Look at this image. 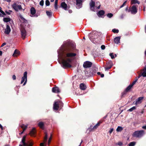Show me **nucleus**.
<instances>
[{
	"instance_id": "18",
	"label": "nucleus",
	"mask_w": 146,
	"mask_h": 146,
	"mask_svg": "<svg viewBox=\"0 0 146 146\" xmlns=\"http://www.w3.org/2000/svg\"><path fill=\"white\" fill-rule=\"evenodd\" d=\"M36 131L35 128H33L32 130L30 131L29 134L31 136H34L35 135L36 133Z\"/></svg>"
},
{
	"instance_id": "43",
	"label": "nucleus",
	"mask_w": 146,
	"mask_h": 146,
	"mask_svg": "<svg viewBox=\"0 0 146 146\" xmlns=\"http://www.w3.org/2000/svg\"><path fill=\"white\" fill-rule=\"evenodd\" d=\"M127 1H125L123 3V4L120 7V8H121L123 7L124 6H125V5L126 3H127Z\"/></svg>"
},
{
	"instance_id": "30",
	"label": "nucleus",
	"mask_w": 146,
	"mask_h": 146,
	"mask_svg": "<svg viewBox=\"0 0 146 146\" xmlns=\"http://www.w3.org/2000/svg\"><path fill=\"white\" fill-rule=\"evenodd\" d=\"M11 19L8 17H5L3 19V21L5 22H8L11 21Z\"/></svg>"
},
{
	"instance_id": "35",
	"label": "nucleus",
	"mask_w": 146,
	"mask_h": 146,
	"mask_svg": "<svg viewBox=\"0 0 146 146\" xmlns=\"http://www.w3.org/2000/svg\"><path fill=\"white\" fill-rule=\"evenodd\" d=\"M136 108L135 106H133L129 109L128 111L131 112L133 111L134 110H135Z\"/></svg>"
},
{
	"instance_id": "21",
	"label": "nucleus",
	"mask_w": 146,
	"mask_h": 146,
	"mask_svg": "<svg viewBox=\"0 0 146 146\" xmlns=\"http://www.w3.org/2000/svg\"><path fill=\"white\" fill-rule=\"evenodd\" d=\"M80 89L82 90H85L86 88V85L84 83H81L80 85Z\"/></svg>"
},
{
	"instance_id": "53",
	"label": "nucleus",
	"mask_w": 146,
	"mask_h": 146,
	"mask_svg": "<svg viewBox=\"0 0 146 146\" xmlns=\"http://www.w3.org/2000/svg\"><path fill=\"white\" fill-rule=\"evenodd\" d=\"M118 145L119 146H121L122 145V143L121 142H119L118 143Z\"/></svg>"
},
{
	"instance_id": "31",
	"label": "nucleus",
	"mask_w": 146,
	"mask_h": 146,
	"mask_svg": "<svg viewBox=\"0 0 146 146\" xmlns=\"http://www.w3.org/2000/svg\"><path fill=\"white\" fill-rule=\"evenodd\" d=\"M127 92H126V91L125 90L123 92L121 93V97L122 98L124 97L127 94Z\"/></svg>"
},
{
	"instance_id": "40",
	"label": "nucleus",
	"mask_w": 146,
	"mask_h": 146,
	"mask_svg": "<svg viewBox=\"0 0 146 146\" xmlns=\"http://www.w3.org/2000/svg\"><path fill=\"white\" fill-rule=\"evenodd\" d=\"M45 4L46 6H49L50 4V2L48 0H46L45 1Z\"/></svg>"
},
{
	"instance_id": "44",
	"label": "nucleus",
	"mask_w": 146,
	"mask_h": 146,
	"mask_svg": "<svg viewBox=\"0 0 146 146\" xmlns=\"http://www.w3.org/2000/svg\"><path fill=\"white\" fill-rule=\"evenodd\" d=\"M44 1L43 0H42L40 1V5L42 6L44 5Z\"/></svg>"
},
{
	"instance_id": "38",
	"label": "nucleus",
	"mask_w": 146,
	"mask_h": 146,
	"mask_svg": "<svg viewBox=\"0 0 146 146\" xmlns=\"http://www.w3.org/2000/svg\"><path fill=\"white\" fill-rule=\"evenodd\" d=\"M112 31L115 33H118L119 32V30L118 29H114L112 30Z\"/></svg>"
},
{
	"instance_id": "55",
	"label": "nucleus",
	"mask_w": 146,
	"mask_h": 146,
	"mask_svg": "<svg viewBox=\"0 0 146 146\" xmlns=\"http://www.w3.org/2000/svg\"><path fill=\"white\" fill-rule=\"evenodd\" d=\"M142 128L144 129H146V125L143 126Z\"/></svg>"
},
{
	"instance_id": "26",
	"label": "nucleus",
	"mask_w": 146,
	"mask_h": 146,
	"mask_svg": "<svg viewBox=\"0 0 146 146\" xmlns=\"http://www.w3.org/2000/svg\"><path fill=\"white\" fill-rule=\"evenodd\" d=\"M133 87H132L131 85H129L125 89V90L127 92H130L131 89Z\"/></svg>"
},
{
	"instance_id": "4",
	"label": "nucleus",
	"mask_w": 146,
	"mask_h": 146,
	"mask_svg": "<svg viewBox=\"0 0 146 146\" xmlns=\"http://www.w3.org/2000/svg\"><path fill=\"white\" fill-rule=\"evenodd\" d=\"M26 137V135H24L22 138L21 142L23 143V145L24 146H32L33 143H30L29 141L28 143L25 142Z\"/></svg>"
},
{
	"instance_id": "46",
	"label": "nucleus",
	"mask_w": 146,
	"mask_h": 146,
	"mask_svg": "<svg viewBox=\"0 0 146 146\" xmlns=\"http://www.w3.org/2000/svg\"><path fill=\"white\" fill-rule=\"evenodd\" d=\"M113 130L114 129L113 128H111L110 129V130L109 131V132L110 133V134H111Z\"/></svg>"
},
{
	"instance_id": "19",
	"label": "nucleus",
	"mask_w": 146,
	"mask_h": 146,
	"mask_svg": "<svg viewBox=\"0 0 146 146\" xmlns=\"http://www.w3.org/2000/svg\"><path fill=\"white\" fill-rule=\"evenodd\" d=\"M61 6L65 10H67V5L65 2H64L61 3Z\"/></svg>"
},
{
	"instance_id": "62",
	"label": "nucleus",
	"mask_w": 146,
	"mask_h": 146,
	"mask_svg": "<svg viewBox=\"0 0 146 146\" xmlns=\"http://www.w3.org/2000/svg\"><path fill=\"white\" fill-rule=\"evenodd\" d=\"M128 6H127L125 8V11H127L128 10Z\"/></svg>"
},
{
	"instance_id": "23",
	"label": "nucleus",
	"mask_w": 146,
	"mask_h": 146,
	"mask_svg": "<svg viewBox=\"0 0 146 146\" xmlns=\"http://www.w3.org/2000/svg\"><path fill=\"white\" fill-rule=\"evenodd\" d=\"M31 13L32 15H34L36 13V10L35 8L32 7L30 9Z\"/></svg>"
},
{
	"instance_id": "57",
	"label": "nucleus",
	"mask_w": 146,
	"mask_h": 146,
	"mask_svg": "<svg viewBox=\"0 0 146 146\" xmlns=\"http://www.w3.org/2000/svg\"><path fill=\"white\" fill-rule=\"evenodd\" d=\"M5 12L8 15H9L10 14V13L9 12V11H5Z\"/></svg>"
},
{
	"instance_id": "14",
	"label": "nucleus",
	"mask_w": 146,
	"mask_h": 146,
	"mask_svg": "<svg viewBox=\"0 0 146 146\" xmlns=\"http://www.w3.org/2000/svg\"><path fill=\"white\" fill-rule=\"evenodd\" d=\"M11 29L9 26L8 25H7L5 29L4 33L7 35H9L11 32Z\"/></svg>"
},
{
	"instance_id": "7",
	"label": "nucleus",
	"mask_w": 146,
	"mask_h": 146,
	"mask_svg": "<svg viewBox=\"0 0 146 146\" xmlns=\"http://www.w3.org/2000/svg\"><path fill=\"white\" fill-rule=\"evenodd\" d=\"M98 35H97L92 34L90 35L89 38L90 40L92 42L95 41V42H97V38H98Z\"/></svg>"
},
{
	"instance_id": "49",
	"label": "nucleus",
	"mask_w": 146,
	"mask_h": 146,
	"mask_svg": "<svg viewBox=\"0 0 146 146\" xmlns=\"http://www.w3.org/2000/svg\"><path fill=\"white\" fill-rule=\"evenodd\" d=\"M21 19L23 20V22H27V20H26L25 19H24L23 17H21Z\"/></svg>"
},
{
	"instance_id": "29",
	"label": "nucleus",
	"mask_w": 146,
	"mask_h": 146,
	"mask_svg": "<svg viewBox=\"0 0 146 146\" xmlns=\"http://www.w3.org/2000/svg\"><path fill=\"white\" fill-rule=\"evenodd\" d=\"M90 8H94L95 6V3L94 1L92 0L91 2L90 3Z\"/></svg>"
},
{
	"instance_id": "16",
	"label": "nucleus",
	"mask_w": 146,
	"mask_h": 146,
	"mask_svg": "<svg viewBox=\"0 0 146 146\" xmlns=\"http://www.w3.org/2000/svg\"><path fill=\"white\" fill-rule=\"evenodd\" d=\"M59 108V105L58 102H55L53 104V109L54 110H58Z\"/></svg>"
},
{
	"instance_id": "63",
	"label": "nucleus",
	"mask_w": 146,
	"mask_h": 146,
	"mask_svg": "<svg viewBox=\"0 0 146 146\" xmlns=\"http://www.w3.org/2000/svg\"><path fill=\"white\" fill-rule=\"evenodd\" d=\"M82 142H83V140H81V142H80V145H79V146H81V144H82Z\"/></svg>"
},
{
	"instance_id": "27",
	"label": "nucleus",
	"mask_w": 146,
	"mask_h": 146,
	"mask_svg": "<svg viewBox=\"0 0 146 146\" xmlns=\"http://www.w3.org/2000/svg\"><path fill=\"white\" fill-rule=\"evenodd\" d=\"M19 52L18 50H15L13 54V56H16L17 55L19 54Z\"/></svg>"
},
{
	"instance_id": "10",
	"label": "nucleus",
	"mask_w": 146,
	"mask_h": 146,
	"mask_svg": "<svg viewBox=\"0 0 146 146\" xmlns=\"http://www.w3.org/2000/svg\"><path fill=\"white\" fill-rule=\"evenodd\" d=\"M97 70V69L95 67H94L91 69L89 72V76H91L95 75Z\"/></svg>"
},
{
	"instance_id": "5",
	"label": "nucleus",
	"mask_w": 146,
	"mask_h": 146,
	"mask_svg": "<svg viewBox=\"0 0 146 146\" xmlns=\"http://www.w3.org/2000/svg\"><path fill=\"white\" fill-rule=\"evenodd\" d=\"M25 81V82L23 84V86H24L26 84L27 81V72L26 71L24 72L23 76L22 78L21 84H22Z\"/></svg>"
},
{
	"instance_id": "12",
	"label": "nucleus",
	"mask_w": 146,
	"mask_h": 146,
	"mask_svg": "<svg viewBox=\"0 0 146 146\" xmlns=\"http://www.w3.org/2000/svg\"><path fill=\"white\" fill-rule=\"evenodd\" d=\"M92 65V62L89 61L84 62L83 64V66L84 68H87L91 67Z\"/></svg>"
},
{
	"instance_id": "56",
	"label": "nucleus",
	"mask_w": 146,
	"mask_h": 146,
	"mask_svg": "<svg viewBox=\"0 0 146 146\" xmlns=\"http://www.w3.org/2000/svg\"><path fill=\"white\" fill-rule=\"evenodd\" d=\"M3 15H6L5 13L3 11H2L1 12Z\"/></svg>"
},
{
	"instance_id": "3",
	"label": "nucleus",
	"mask_w": 146,
	"mask_h": 146,
	"mask_svg": "<svg viewBox=\"0 0 146 146\" xmlns=\"http://www.w3.org/2000/svg\"><path fill=\"white\" fill-rule=\"evenodd\" d=\"M131 12L132 14H136L137 12V9L135 5H133L131 7H130L128 10V12Z\"/></svg>"
},
{
	"instance_id": "9",
	"label": "nucleus",
	"mask_w": 146,
	"mask_h": 146,
	"mask_svg": "<svg viewBox=\"0 0 146 146\" xmlns=\"http://www.w3.org/2000/svg\"><path fill=\"white\" fill-rule=\"evenodd\" d=\"M113 66V64L112 61L111 60L108 61L107 62L105 68L106 70H108L110 69Z\"/></svg>"
},
{
	"instance_id": "2",
	"label": "nucleus",
	"mask_w": 146,
	"mask_h": 146,
	"mask_svg": "<svg viewBox=\"0 0 146 146\" xmlns=\"http://www.w3.org/2000/svg\"><path fill=\"white\" fill-rule=\"evenodd\" d=\"M145 134L144 131L143 130L137 131L134 132L132 134L133 137L140 138Z\"/></svg>"
},
{
	"instance_id": "47",
	"label": "nucleus",
	"mask_w": 146,
	"mask_h": 146,
	"mask_svg": "<svg viewBox=\"0 0 146 146\" xmlns=\"http://www.w3.org/2000/svg\"><path fill=\"white\" fill-rule=\"evenodd\" d=\"M58 4L55 3L54 4V7L56 10H57L58 9Z\"/></svg>"
},
{
	"instance_id": "41",
	"label": "nucleus",
	"mask_w": 146,
	"mask_h": 146,
	"mask_svg": "<svg viewBox=\"0 0 146 146\" xmlns=\"http://www.w3.org/2000/svg\"><path fill=\"white\" fill-rule=\"evenodd\" d=\"M59 104L60 105V106L62 107L63 106V103L60 101H59L58 102Z\"/></svg>"
},
{
	"instance_id": "51",
	"label": "nucleus",
	"mask_w": 146,
	"mask_h": 146,
	"mask_svg": "<svg viewBox=\"0 0 146 146\" xmlns=\"http://www.w3.org/2000/svg\"><path fill=\"white\" fill-rule=\"evenodd\" d=\"M101 48L102 50H104L105 48V46L104 45H102L101 46Z\"/></svg>"
},
{
	"instance_id": "11",
	"label": "nucleus",
	"mask_w": 146,
	"mask_h": 146,
	"mask_svg": "<svg viewBox=\"0 0 146 146\" xmlns=\"http://www.w3.org/2000/svg\"><path fill=\"white\" fill-rule=\"evenodd\" d=\"M20 31L21 32V37L23 39H24L26 37V31L25 30L24 28L23 27H21L20 29Z\"/></svg>"
},
{
	"instance_id": "32",
	"label": "nucleus",
	"mask_w": 146,
	"mask_h": 146,
	"mask_svg": "<svg viewBox=\"0 0 146 146\" xmlns=\"http://www.w3.org/2000/svg\"><path fill=\"white\" fill-rule=\"evenodd\" d=\"M46 13L47 16L49 17H51L52 16V13L51 12H49L48 11H46Z\"/></svg>"
},
{
	"instance_id": "64",
	"label": "nucleus",
	"mask_w": 146,
	"mask_h": 146,
	"mask_svg": "<svg viewBox=\"0 0 146 146\" xmlns=\"http://www.w3.org/2000/svg\"><path fill=\"white\" fill-rule=\"evenodd\" d=\"M68 12H69V13H72V10H69V11H68Z\"/></svg>"
},
{
	"instance_id": "34",
	"label": "nucleus",
	"mask_w": 146,
	"mask_h": 146,
	"mask_svg": "<svg viewBox=\"0 0 146 146\" xmlns=\"http://www.w3.org/2000/svg\"><path fill=\"white\" fill-rule=\"evenodd\" d=\"M135 144L136 143L135 142H131L129 143V146H134Z\"/></svg>"
},
{
	"instance_id": "1",
	"label": "nucleus",
	"mask_w": 146,
	"mask_h": 146,
	"mask_svg": "<svg viewBox=\"0 0 146 146\" xmlns=\"http://www.w3.org/2000/svg\"><path fill=\"white\" fill-rule=\"evenodd\" d=\"M65 45L62 52L63 58L62 60V63L64 68H70L72 66L70 63H71L73 60L71 58L76 56V52L77 50L75 45L71 42H68Z\"/></svg>"
},
{
	"instance_id": "45",
	"label": "nucleus",
	"mask_w": 146,
	"mask_h": 146,
	"mask_svg": "<svg viewBox=\"0 0 146 146\" xmlns=\"http://www.w3.org/2000/svg\"><path fill=\"white\" fill-rule=\"evenodd\" d=\"M141 75L144 77H146V72H143L141 74Z\"/></svg>"
},
{
	"instance_id": "58",
	"label": "nucleus",
	"mask_w": 146,
	"mask_h": 146,
	"mask_svg": "<svg viewBox=\"0 0 146 146\" xmlns=\"http://www.w3.org/2000/svg\"><path fill=\"white\" fill-rule=\"evenodd\" d=\"M40 146H44V143H40Z\"/></svg>"
},
{
	"instance_id": "50",
	"label": "nucleus",
	"mask_w": 146,
	"mask_h": 146,
	"mask_svg": "<svg viewBox=\"0 0 146 146\" xmlns=\"http://www.w3.org/2000/svg\"><path fill=\"white\" fill-rule=\"evenodd\" d=\"M143 72H146V66L144 67V68L142 70Z\"/></svg>"
},
{
	"instance_id": "22",
	"label": "nucleus",
	"mask_w": 146,
	"mask_h": 146,
	"mask_svg": "<svg viewBox=\"0 0 146 146\" xmlns=\"http://www.w3.org/2000/svg\"><path fill=\"white\" fill-rule=\"evenodd\" d=\"M38 126L42 129H44V124L42 122L40 121L39 122L38 124Z\"/></svg>"
},
{
	"instance_id": "33",
	"label": "nucleus",
	"mask_w": 146,
	"mask_h": 146,
	"mask_svg": "<svg viewBox=\"0 0 146 146\" xmlns=\"http://www.w3.org/2000/svg\"><path fill=\"white\" fill-rule=\"evenodd\" d=\"M123 129V128L121 127L118 126L116 129V131L117 132H120L122 131Z\"/></svg>"
},
{
	"instance_id": "25",
	"label": "nucleus",
	"mask_w": 146,
	"mask_h": 146,
	"mask_svg": "<svg viewBox=\"0 0 146 146\" xmlns=\"http://www.w3.org/2000/svg\"><path fill=\"white\" fill-rule=\"evenodd\" d=\"M131 4L137 3L138 4H140V2L137 0H131Z\"/></svg>"
},
{
	"instance_id": "24",
	"label": "nucleus",
	"mask_w": 146,
	"mask_h": 146,
	"mask_svg": "<svg viewBox=\"0 0 146 146\" xmlns=\"http://www.w3.org/2000/svg\"><path fill=\"white\" fill-rule=\"evenodd\" d=\"M23 129V131L24 132V131L26 130L27 127L28 125H25L24 124H22V125L20 126Z\"/></svg>"
},
{
	"instance_id": "13",
	"label": "nucleus",
	"mask_w": 146,
	"mask_h": 146,
	"mask_svg": "<svg viewBox=\"0 0 146 146\" xmlns=\"http://www.w3.org/2000/svg\"><path fill=\"white\" fill-rule=\"evenodd\" d=\"M144 97H140L137 98L136 101H134L133 102V104L136 105L140 104L142 102V100L143 99Z\"/></svg>"
},
{
	"instance_id": "61",
	"label": "nucleus",
	"mask_w": 146,
	"mask_h": 146,
	"mask_svg": "<svg viewBox=\"0 0 146 146\" xmlns=\"http://www.w3.org/2000/svg\"><path fill=\"white\" fill-rule=\"evenodd\" d=\"M101 77L103 78L104 77V74H101L100 75Z\"/></svg>"
},
{
	"instance_id": "17",
	"label": "nucleus",
	"mask_w": 146,
	"mask_h": 146,
	"mask_svg": "<svg viewBox=\"0 0 146 146\" xmlns=\"http://www.w3.org/2000/svg\"><path fill=\"white\" fill-rule=\"evenodd\" d=\"M52 91L53 92L55 93H59L60 92L59 88L57 87L53 88L52 89Z\"/></svg>"
},
{
	"instance_id": "15",
	"label": "nucleus",
	"mask_w": 146,
	"mask_h": 146,
	"mask_svg": "<svg viewBox=\"0 0 146 146\" xmlns=\"http://www.w3.org/2000/svg\"><path fill=\"white\" fill-rule=\"evenodd\" d=\"M76 4L77 6V8H80L82 6V0H76Z\"/></svg>"
},
{
	"instance_id": "60",
	"label": "nucleus",
	"mask_w": 146,
	"mask_h": 146,
	"mask_svg": "<svg viewBox=\"0 0 146 146\" xmlns=\"http://www.w3.org/2000/svg\"><path fill=\"white\" fill-rule=\"evenodd\" d=\"M47 139H44V143H46L47 141Z\"/></svg>"
},
{
	"instance_id": "20",
	"label": "nucleus",
	"mask_w": 146,
	"mask_h": 146,
	"mask_svg": "<svg viewBox=\"0 0 146 146\" xmlns=\"http://www.w3.org/2000/svg\"><path fill=\"white\" fill-rule=\"evenodd\" d=\"M120 36H117L114 39V41L115 43L118 44L120 43Z\"/></svg>"
},
{
	"instance_id": "42",
	"label": "nucleus",
	"mask_w": 146,
	"mask_h": 146,
	"mask_svg": "<svg viewBox=\"0 0 146 146\" xmlns=\"http://www.w3.org/2000/svg\"><path fill=\"white\" fill-rule=\"evenodd\" d=\"M52 138V134H51L50 137V138L49 139V140H48V145H49L50 144Z\"/></svg>"
},
{
	"instance_id": "59",
	"label": "nucleus",
	"mask_w": 146,
	"mask_h": 146,
	"mask_svg": "<svg viewBox=\"0 0 146 146\" xmlns=\"http://www.w3.org/2000/svg\"><path fill=\"white\" fill-rule=\"evenodd\" d=\"M0 128H1L2 130L3 129V126L1 124H0Z\"/></svg>"
},
{
	"instance_id": "52",
	"label": "nucleus",
	"mask_w": 146,
	"mask_h": 146,
	"mask_svg": "<svg viewBox=\"0 0 146 146\" xmlns=\"http://www.w3.org/2000/svg\"><path fill=\"white\" fill-rule=\"evenodd\" d=\"M12 78L13 80H15L16 79V76L15 75H13L12 76Z\"/></svg>"
},
{
	"instance_id": "6",
	"label": "nucleus",
	"mask_w": 146,
	"mask_h": 146,
	"mask_svg": "<svg viewBox=\"0 0 146 146\" xmlns=\"http://www.w3.org/2000/svg\"><path fill=\"white\" fill-rule=\"evenodd\" d=\"M12 7L16 11H18L19 10H21L22 9L21 5H18L16 3L12 4Z\"/></svg>"
},
{
	"instance_id": "39",
	"label": "nucleus",
	"mask_w": 146,
	"mask_h": 146,
	"mask_svg": "<svg viewBox=\"0 0 146 146\" xmlns=\"http://www.w3.org/2000/svg\"><path fill=\"white\" fill-rule=\"evenodd\" d=\"M113 54V53H110L109 54L110 56L111 57V58L112 59H114L115 58V57Z\"/></svg>"
},
{
	"instance_id": "36",
	"label": "nucleus",
	"mask_w": 146,
	"mask_h": 146,
	"mask_svg": "<svg viewBox=\"0 0 146 146\" xmlns=\"http://www.w3.org/2000/svg\"><path fill=\"white\" fill-rule=\"evenodd\" d=\"M138 80V79H136L132 83L130 84V85H131L132 87H133V86L136 83V82Z\"/></svg>"
},
{
	"instance_id": "37",
	"label": "nucleus",
	"mask_w": 146,
	"mask_h": 146,
	"mask_svg": "<svg viewBox=\"0 0 146 146\" xmlns=\"http://www.w3.org/2000/svg\"><path fill=\"white\" fill-rule=\"evenodd\" d=\"M107 16L108 17L111 18L113 16V14L111 13H108L107 14Z\"/></svg>"
},
{
	"instance_id": "8",
	"label": "nucleus",
	"mask_w": 146,
	"mask_h": 146,
	"mask_svg": "<svg viewBox=\"0 0 146 146\" xmlns=\"http://www.w3.org/2000/svg\"><path fill=\"white\" fill-rule=\"evenodd\" d=\"M103 122V121L102 120H100L99 121L97 124H96L92 128L91 127H92V125L90 126V127L88 129L89 130V131H92L93 130L96 129L100 125V124L102 123Z\"/></svg>"
},
{
	"instance_id": "54",
	"label": "nucleus",
	"mask_w": 146,
	"mask_h": 146,
	"mask_svg": "<svg viewBox=\"0 0 146 146\" xmlns=\"http://www.w3.org/2000/svg\"><path fill=\"white\" fill-rule=\"evenodd\" d=\"M6 42H4V43H3L2 44V45H1V47H3V46H4L5 45H6Z\"/></svg>"
},
{
	"instance_id": "28",
	"label": "nucleus",
	"mask_w": 146,
	"mask_h": 146,
	"mask_svg": "<svg viewBox=\"0 0 146 146\" xmlns=\"http://www.w3.org/2000/svg\"><path fill=\"white\" fill-rule=\"evenodd\" d=\"M105 14V12L104 10H100L99 11L98 13V16L103 15Z\"/></svg>"
},
{
	"instance_id": "48",
	"label": "nucleus",
	"mask_w": 146,
	"mask_h": 146,
	"mask_svg": "<svg viewBox=\"0 0 146 146\" xmlns=\"http://www.w3.org/2000/svg\"><path fill=\"white\" fill-rule=\"evenodd\" d=\"M44 134H45V137H44V139H47V138H48V135H47V133H46V132H45V133H44Z\"/></svg>"
}]
</instances>
